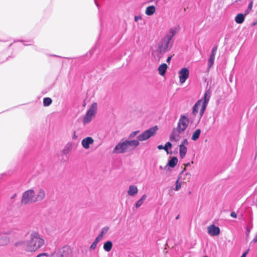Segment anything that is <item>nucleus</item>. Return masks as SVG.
Segmentation results:
<instances>
[{"label": "nucleus", "instance_id": "nucleus-1", "mask_svg": "<svg viewBox=\"0 0 257 257\" xmlns=\"http://www.w3.org/2000/svg\"><path fill=\"white\" fill-rule=\"evenodd\" d=\"M45 245V240L41 235L37 231L32 232L30 235V239L26 240L24 246V251L34 253L38 250Z\"/></svg>", "mask_w": 257, "mask_h": 257}, {"label": "nucleus", "instance_id": "nucleus-2", "mask_svg": "<svg viewBox=\"0 0 257 257\" xmlns=\"http://www.w3.org/2000/svg\"><path fill=\"white\" fill-rule=\"evenodd\" d=\"M211 94L209 90L206 91L203 98L197 101L194 105L192 111L193 114L196 115L199 111V118L202 117L209 100Z\"/></svg>", "mask_w": 257, "mask_h": 257}, {"label": "nucleus", "instance_id": "nucleus-3", "mask_svg": "<svg viewBox=\"0 0 257 257\" xmlns=\"http://www.w3.org/2000/svg\"><path fill=\"white\" fill-rule=\"evenodd\" d=\"M97 112V103L93 102L87 110L82 119L83 125L89 123L95 117Z\"/></svg>", "mask_w": 257, "mask_h": 257}, {"label": "nucleus", "instance_id": "nucleus-4", "mask_svg": "<svg viewBox=\"0 0 257 257\" xmlns=\"http://www.w3.org/2000/svg\"><path fill=\"white\" fill-rule=\"evenodd\" d=\"M171 40L164 37L158 44V51L161 54L169 51L172 48V44Z\"/></svg>", "mask_w": 257, "mask_h": 257}, {"label": "nucleus", "instance_id": "nucleus-5", "mask_svg": "<svg viewBox=\"0 0 257 257\" xmlns=\"http://www.w3.org/2000/svg\"><path fill=\"white\" fill-rule=\"evenodd\" d=\"M36 202L35 192L33 189L25 191L22 196V203L27 204Z\"/></svg>", "mask_w": 257, "mask_h": 257}, {"label": "nucleus", "instance_id": "nucleus-6", "mask_svg": "<svg viewBox=\"0 0 257 257\" xmlns=\"http://www.w3.org/2000/svg\"><path fill=\"white\" fill-rule=\"evenodd\" d=\"M189 123V118L185 115H181L176 129L179 133H183L187 128Z\"/></svg>", "mask_w": 257, "mask_h": 257}, {"label": "nucleus", "instance_id": "nucleus-7", "mask_svg": "<svg viewBox=\"0 0 257 257\" xmlns=\"http://www.w3.org/2000/svg\"><path fill=\"white\" fill-rule=\"evenodd\" d=\"M157 130L158 127L157 126L151 127L150 129L146 130L141 135H139L137 137V139L139 141H146L149 139L150 138H151V137H152L153 136H154L156 134Z\"/></svg>", "mask_w": 257, "mask_h": 257}, {"label": "nucleus", "instance_id": "nucleus-8", "mask_svg": "<svg viewBox=\"0 0 257 257\" xmlns=\"http://www.w3.org/2000/svg\"><path fill=\"white\" fill-rule=\"evenodd\" d=\"M129 151L126 141L120 142L114 147V154H122Z\"/></svg>", "mask_w": 257, "mask_h": 257}, {"label": "nucleus", "instance_id": "nucleus-9", "mask_svg": "<svg viewBox=\"0 0 257 257\" xmlns=\"http://www.w3.org/2000/svg\"><path fill=\"white\" fill-rule=\"evenodd\" d=\"M178 74L179 82L181 84H183L189 76V70L187 68L184 67L179 70Z\"/></svg>", "mask_w": 257, "mask_h": 257}, {"label": "nucleus", "instance_id": "nucleus-10", "mask_svg": "<svg viewBox=\"0 0 257 257\" xmlns=\"http://www.w3.org/2000/svg\"><path fill=\"white\" fill-rule=\"evenodd\" d=\"M70 253V248L68 246H64L55 252L57 257H68Z\"/></svg>", "mask_w": 257, "mask_h": 257}, {"label": "nucleus", "instance_id": "nucleus-11", "mask_svg": "<svg viewBox=\"0 0 257 257\" xmlns=\"http://www.w3.org/2000/svg\"><path fill=\"white\" fill-rule=\"evenodd\" d=\"M207 229L208 233L212 236H218L220 233V228L214 224L208 226Z\"/></svg>", "mask_w": 257, "mask_h": 257}, {"label": "nucleus", "instance_id": "nucleus-12", "mask_svg": "<svg viewBox=\"0 0 257 257\" xmlns=\"http://www.w3.org/2000/svg\"><path fill=\"white\" fill-rule=\"evenodd\" d=\"M94 143V140L90 137H87L83 139L81 141V145L83 148L88 150L90 146Z\"/></svg>", "mask_w": 257, "mask_h": 257}, {"label": "nucleus", "instance_id": "nucleus-13", "mask_svg": "<svg viewBox=\"0 0 257 257\" xmlns=\"http://www.w3.org/2000/svg\"><path fill=\"white\" fill-rule=\"evenodd\" d=\"M179 26L172 27L164 36L171 40L172 38L179 32Z\"/></svg>", "mask_w": 257, "mask_h": 257}, {"label": "nucleus", "instance_id": "nucleus-14", "mask_svg": "<svg viewBox=\"0 0 257 257\" xmlns=\"http://www.w3.org/2000/svg\"><path fill=\"white\" fill-rule=\"evenodd\" d=\"M217 47L215 46L213 47L211 51V53L210 55L209 58L208 60V66L209 68H210L213 65L215 56L216 54Z\"/></svg>", "mask_w": 257, "mask_h": 257}, {"label": "nucleus", "instance_id": "nucleus-15", "mask_svg": "<svg viewBox=\"0 0 257 257\" xmlns=\"http://www.w3.org/2000/svg\"><path fill=\"white\" fill-rule=\"evenodd\" d=\"M181 133H179L178 131H177V129H174L170 135V141L172 142L177 143L181 139Z\"/></svg>", "mask_w": 257, "mask_h": 257}, {"label": "nucleus", "instance_id": "nucleus-16", "mask_svg": "<svg viewBox=\"0 0 257 257\" xmlns=\"http://www.w3.org/2000/svg\"><path fill=\"white\" fill-rule=\"evenodd\" d=\"M139 192V189L137 186L135 185H131L128 186L127 193L128 196L134 197L136 196Z\"/></svg>", "mask_w": 257, "mask_h": 257}, {"label": "nucleus", "instance_id": "nucleus-17", "mask_svg": "<svg viewBox=\"0 0 257 257\" xmlns=\"http://www.w3.org/2000/svg\"><path fill=\"white\" fill-rule=\"evenodd\" d=\"M45 192L42 188H39L35 194L36 202L41 201L45 197Z\"/></svg>", "mask_w": 257, "mask_h": 257}, {"label": "nucleus", "instance_id": "nucleus-18", "mask_svg": "<svg viewBox=\"0 0 257 257\" xmlns=\"http://www.w3.org/2000/svg\"><path fill=\"white\" fill-rule=\"evenodd\" d=\"M127 145L128 149L129 151L134 150L136 147H138L139 144V141L138 140H125Z\"/></svg>", "mask_w": 257, "mask_h": 257}, {"label": "nucleus", "instance_id": "nucleus-19", "mask_svg": "<svg viewBox=\"0 0 257 257\" xmlns=\"http://www.w3.org/2000/svg\"><path fill=\"white\" fill-rule=\"evenodd\" d=\"M168 66L166 64L163 63L160 65L158 67L159 73L161 76H164L167 69Z\"/></svg>", "mask_w": 257, "mask_h": 257}, {"label": "nucleus", "instance_id": "nucleus-20", "mask_svg": "<svg viewBox=\"0 0 257 257\" xmlns=\"http://www.w3.org/2000/svg\"><path fill=\"white\" fill-rule=\"evenodd\" d=\"M187 151V148L183 145H179V154L181 158L183 159L185 157Z\"/></svg>", "mask_w": 257, "mask_h": 257}, {"label": "nucleus", "instance_id": "nucleus-21", "mask_svg": "<svg viewBox=\"0 0 257 257\" xmlns=\"http://www.w3.org/2000/svg\"><path fill=\"white\" fill-rule=\"evenodd\" d=\"M113 244L111 241H106L103 246V249L107 252L110 251L112 248Z\"/></svg>", "mask_w": 257, "mask_h": 257}, {"label": "nucleus", "instance_id": "nucleus-22", "mask_svg": "<svg viewBox=\"0 0 257 257\" xmlns=\"http://www.w3.org/2000/svg\"><path fill=\"white\" fill-rule=\"evenodd\" d=\"M109 229V227L108 226H104L101 229V231L98 234V235L97 236V238H98L99 239H101L102 238L104 235H105L108 231Z\"/></svg>", "mask_w": 257, "mask_h": 257}, {"label": "nucleus", "instance_id": "nucleus-23", "mask_svg": "<svg viewBox=\"0 0 257 257\" xmlns=\"http://www.w3.org/2000/svg\"><path fill=\"white\" fill-rule=\"evenodd\" d=\"M147 195L146 194H144L142 196L141 198L139 199L135 204V207L137 208H139L144 202L147 198Z\"/></svg>", "mask_w": 257, "mask_h": 257}, {"label": "nucleus", "instance_id": "nucleus-24", "mask_svg": "<svg viewBox=\"0 0 257 257\" xmlns=\"http://www.w3.org/2000/svg\"><path fill=\"white\" fill-rule=\"evenodd\" d=\"M156 12V8L154 6L148 7L146 8L145 13L148 16H151L153 15Z\"/></svg>", "mask_w": 257, "mask_h": 257}, {"label": "nucleus", "instance_id": "nucleus-25", "mask_svg": "<svg viewBox=\"0 0 257 257\" xmlns=\"http://www.w3.org/2000/svg\"><path fill=\"white\" fill-rule=\"evenodd\" d=\"M242 14H238L235 18V21L237 24H242L244 21V16Z\"/></svg>", "mask_w": 257, "mask_h": 257}, {"label": "nucleus", "instance_id": "nucleus-26", "mask_svg": "<svg viewBox=\"0 0 257 257\" xmlns=\"http://www.w3.org/2000/svg\"><path fill=\"white\" fill-rule=\"evenodd\" d=\"M178 161V159L175 157H173L169 161L167 165L171 168H174L177 165Z\"/></svg>", "mask_w": 257, "mask_h": 257}, {"label": "nucleus", "instance_id": "nucleus-27", "mask_svg": "<svg viewBox=\"0 0 257 257\" xmlns=\"http://www.w3.org/2000/svg\"><path fill=\"white\" fill-rule=\"evenodd\" d=\"M9 242L10 239L6 235H3L0 237V245H5Z\"/></svg>", "mask_w": 257, "mask_h": 257}, {"label": "nucleus", "instance_id": "nucleus-28", "mask_svg": "<svg viewBox=\"0 0 257 257\" xmlns=\"http://www.w3.org/2000/svg\"><path fill=\"white\" fill-rule=\"evenodd\" d=\"M186 170L185 168L184 169V170L182 171L180 175L181 176L182 175H184V177L182 178L183 180L186 181H189V180L191 179V175L190 173H185L184 174V171Z\"/></svg>", "mask_w": 257, "mask_h": 257}, {"label": "nucleus", "instance_id": "nucleus-29", "mask_svg": "<svg viewBox=\"0 0 257 257\" xmlns=\"http://www.w3.org/2000/svg\"><path fill=\"white\" fill-rule=\"evenodd\" d=\"M72 148V145L71 143H68L64 148L63 153L65 154H68Z\"/></svg>", "mask_w": 257, "mask_h": 257}, {"label": "nucleus", "instance_id": "nucleus-30", "mask_svg": "<svg viewBox=\"0 0 257 257\" xmlns=\"http://www.w3.org/2000/svg\"><path fill=\"white\" fill-rule=\"evenodd\" d=\"M200 133H201V131L199 129H197L196 130L193 134L192 135V140H193V141H196L197 140L199 136H200Z\"/></svg>", "mask_w": 257, "mask_h": 257}, {"label": "nucleus", "instance_id": "nucleus-31", "mask_svg": "<svg viewBox=\"0 0 257 257\" xmlns=\"http://www.w3.org/2000/svg\"><path fill=\"white\" fill-rule=\"evenodd\" d=\"M26 244V241H18L15 243V246L18 247H21L24 250V246Z\"/></svg>", "mask_w": 257, "mask_h": 257}, {"label": "nucleus", "instance_id": "nucleus-32", "mask_svg": "<svg viewBox=\"0 0 257 257\" xmlns=\"http://www.w3.org/2000/svg\"><path fill=\"white\" fill-rule=\"evenodd\" d=\"M100 240V239H99L98 238L96 237L95 239V240H94V241L92 242V243L91 244V245L90 246V250H94L96 248L97 245Z\"/></svg>", "mask_w": 257, "mask_h": 257}, {"label": "nucleus", "instance_id": "nucleus-33", "mask_svg": "<svg viewBox=\"0 0 257 257\" xmlns=\"http://www.w3.org/2000/svg\"><path fill=\"white\" fill-rule=\"evenodd\" d=\"M52 102V99L49 97L44 98L43 99V105L45 106H49Z\"/></svg>", "mask_w": 257, "mask_h": 257}, {"label": "nucleus", "instance_id": "nucleus-34", "mask_svg": "<svg viewBox=\"0 0 257 257\" xmlns=\"http://www.w3.org/2000/svg\"><path fill=\"white\" fill-rule=\"evenodd\" d=\"M175 184L176 185L174 190L176 191H177L181 188L182 186V183L179 181V179H178V180H176Z\"/></svg>", "mask_w": 257, "mask_h": 257}, {"label": "nucleus", "instance_id": "nucleus-35", "mask_svg": "<svg viewBox=\"0 0 257 257\" xmlns=\"http://www.w3.org/2000/svg\"><path fill=\"white\" fill-rule=\"evenodd\" d=\"M252 6L253 3L252 2H250V3L248 4L247 9L245 11L244 15H247L250 13L252 8Z\"/></svg>", "mask_w": 257, "mask_h": 257}, {"label": "nucleus", "instance_id": "nucleus-36", "mask_svg": "<svg viewBox=\"0 0 257 257\" xmlns=\"http://www.w3.org/2000/svg\"><path fill=\"white\" fill-rule=\"evenodd\" d=\"M54 253H41L37 255V257H54Z\"/></svg>", "mask_w": 257, "mask_h": 257}, {"label": "nucleus", "instance_id": "nucleus-37", "mask_svg": "<svg viewBox=\"0 0 257 257\" xmlns=\"http://www.w3.org/2000/svg\"><path fill=\"white\" fill-rule=\"evenodd\" d=\"M172 144L170 142H167L166 143V144H165V145L164 146V150L167 153H169L168 152V149H171L172 148Z\"/></svg>", "mask_w": 257, "mask_h": 257}, {"label": "nucleus", "instance_id": "nucleus-38", "mask_svg": "<svg viewBox=\"0 0 257 257\" xmlns=\"http://www.w3.org/2000/svg\"><path fill=\"white\" fill-rule=\"evenodd\" d=\"M139 133V131H135L130 135L129 138L132 139L134 138Z\"/></svg>", "mask_w": 257, "mask_h": 257}, {"label": "nucleus", "instance_id": "nucleus-39", "mask_svg": "<svg viewBox=\"0 0 257 257\" xmlns=\"http://www.w3.org/2000/svg\"><path fill=\"white\" fill-rule=\"evenodd\" d=\"M188 144V142L187 140V139H184L182 141L181 144H180V145H183L184 146H186H186H187Z\"/></svg>", "mask_w": 257, "mask_h": 257}, {"label": "nucleus", "instance_id": "nucleus-40", "mask_svg": "<svg viewBox=\"0 0 257 257\" xmlns=\"http://www.w3.org/2000/svg\"><path fill=\"white\" fill-rule=\"evenodd\" d=\"M142 16H136L135 17V21L136 22H138V21H139V20H142Z\"/></svg>", "mask_w": 257, "mask_h": 257}, {"label": "nucleus", "instance_id": "nucleus-41", "mask_svg": "<svg viewBox=\"0 0 257 257\" xmlns=\"http://www.w3.org/2000/svg\"><path fill=\"white\" fill-rule=\"evenodd\" d=\"M230 216L233 218L237 217V215L235 212H232L230 214Z\"/></svg>", "mask_w": 257, "mask_h": 257}, {"label": "nucleus", "instance_id": "nucleus-42", "mask_svg": "<svg viewBox=\"0 0 257 257\" xmlns=\"http://www.w3.org/2000/svg\"><path fill=\"white\" fill-rule=\"evenodd\" d=\"M72 139H74V140H76L77 139V136L75 132L74 133V134L72 136Z\"/></svg>", "mask_w": 257, "mask_h": 257}, {"label": "nucleus", "instance_id": "nucleus-43", "mask_svg": "<svg viewBox=\"0 0 257 257\" xmlns=\"http://www.w3.org/2000/svg\"><path fill=\"white\" fill-rule=\"evenodd\" d=\"M164 147L162 145H159L158 146V149H159V150H162V149H164Z\"/></svg>", "mask_w": 257, "mask_h": 257}, {"label": "nucleus", "instance_id": "nucleus-44", "mask_svg": "<svg viewBox=\"0 0 257 257\" xmlns=\"http://www.w3.org/2000/svg\"><path fill=\"white\" fill-rule=\"evenodd\" d=\"M171 59H172V56L169 57L167 59V62L168 63H170Z\"/></svg>", "mask_w": 257, "mask_h": 257}, {"label": "nucleus", "instance_id": "nucleus-45", "mask_svg": "<svg viewBox=\"0 0 257 257\" xmlns=\"http://www.w3.org/2000/svg\"><path fill=\"white\" fill-rule=\"evenodd\" d=\"M248 253V251H246V252H244L242 254V255L240 256V257H245L246 254H247Z\"/></svg>", "mask_w": 257, "mask_h": 257}, {"label": "nucleus", "instance_id": "nucleus-46", "mask_svg": "<svg viewBox=\"0 0 257 257\" xmlns=\"http://www.w3.org/2000/svg\"><path fill=\"white\" fill-rule=\"evenodd\" d=\"M257 24V21L254 22L252 24V26H255Z\"/></svg>", "mask_w": 257, "mask_h": 257}, {"label": "nucleus", "instance_id": "nucleus-47", "mask_svg": "<svg viewBox=\"0 0 257 257\" xmlns=\"http://www.w3.org/2000/svg\"><path fill=\"white\" fill-rule=\"evenodd\" d=\"M247 233H246V235L248 236L249 234V232H250V229L249 228H247Z\"/></svg>", "mask_w": 257, "mask_h": 257}, {"label": "nucleus", "instance_id": "nucleus-48", "mask_svg": "<svg viewBox=\"0 0 257 257\" xmlns=\"http://www.w3.org/2000/svg\"><path fill=\"white\" fill-rule=\"evenodd\" d=\"M189 165H190V163H188L186 164L185 165V166H189Z\"/></svg>", "mask_w": 257, "mask_h": 257}, {"label": "nucleus", "instance_id": "nucleus-49", "mask_svg": "<svg viewBox=\"0 0 257 257\" xmlns=\"http://www.w3.org/2000/svg\"><path fill=\"white\" fill-rule=\"evenodd\" d=\"M179 215H178V216L176 217V219H179Z\"/></svg>", "mask_w": 257, "mask_h": 257}, {"label": "nucleus", "instance_id": "nucleus-50", "mask_svg": "<svg viewBox=\"0 0 257 257\" xmlns=\"http://www.w3.org/2000/svg\"><path fill=\"white\" fill-rule=\"evenodd\" d=\"M36 257H37V255Z\"/></svg>", "mask_w": 257, "mask_h": 257}]
</instances>
